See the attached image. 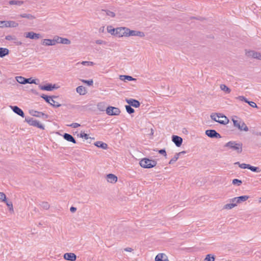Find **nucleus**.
Instances as JSON below:
<instances>
[{
	"mask_svg": "<svg viewBox=\"0 0 261 261\" xmlns=\"http://www.w3.org/2000/svg\"><path fill=\"white\" fill-rule=\"evenodd\" d=\"M242 143H238L233 141H229L224 145V147L235 151L238 153H241L242 152Z\"/></svg>",
	"mask_w": 261,
	"mask_h": 261,
	"instance_id": "nucleus-1",
	"label": "nucleus"
},
{
	"mask_svg": "<svg viewBox=\"0 0 261 261\" xmlns=\"http://www.w3.org/2000/svg\"><path fill=\"white\" fill-rule=\"evenodd\" d=\"M211 118L221 124H226L228 123V119L221 113H214L210 115Z\"/></svg>",
	"mask_w": 261,
	"mask_h": 261,
	"instance_id": "nucleus-2",
	"label": "nucleus"
},
{
	"mask_svg": "<svg viewBox=\"0 0 261 261\" xmlns=\"http://www.w3.org/2000/svg\"><path fill=\"white\" fill-rule=\"evenodd\" d=\"M139 164L140 166L144 168H151L155 166L157 162L153 160L144 158L140 161Z\"/></svg>",
	"mask_w": 261,
	"mask_h": 261,
	"instance_id": "nucleus-3",
	"label": "nucleus"
},
{
	"mask_svg": "<svg viewBox=\"0 0 261 261\" xmlns=\"http://www.w3.org/2000/svg\"><path fill=\"white\" fill-rule=\"evenodd\" d=\"M232 120L233 121V125L240 130L247 132L249 130L248 127L243 121L240 120H235L233 118Z\"/></svg>",
	"mask_w": 261,
	"mask_h": 261,
	"instance_id": "nucleus-4",
	"label": "nucleus"
},
{
	"mask_svg": "<svg viewBox=\"0 0 261 261\" xmlns=\"http://www.w3.org/2000/svg\"><path fill=\"white\" fill-rule=\"evenodd\" d=\"M25 120L30 125L37 127L41 129H44V126H43V125L41 123H40L38 121L34 119L33 118H31V117L25 118Z\"/></svg>",
	"mask_w": 261,
	"mask_h": 261,
	"instance_id": "nucleus-5",
	"label": "nucleus"
},
{
	"mask_svg": "<svg viewBox=\"0 0 261 261\" xmlns=\"http://www.w3.org/2000/svg\"><path fill=\"white\" fill-rule=\"evenodd\" d=\"M41 97L43 98L47 103H49L50 105L54 107L58 108L61 106L60 104L53 99V97H56L55 96L51 97L44 94H42L41 95Z\"/></svg>",
	"mask_w": 261,
	"mask_h": 261,
	"instance_id": "nucleus-6",
	"label": "nucleus"
},
{
	"mask_svg": "<svg viewBox=\"0 0 261 261\" xmlns=\"http://www.w3.org/2000/svg\"><path fill=\"white\" fill-rule=\"evenodd\" d=\"M18 23L14 21H0V28H16Z\"/></svg>",
	"mask_w": 261,
	"mask_h": 261,
	"instance_id": "nucleus-7",
	"label": "nucleus"
},
{
	"mask_svg": "<svg viewBox=\"0 0 261 261\" xmlns=\"http://www.w3.org/2000/svg\"><path fill=\"white\" fill-rule=\"evenodd\" d=\"M106 112L109 115L117 116L120 114V110L118 108L109 106L107 108Z\"/></svg>",
	"mask_w": 261,
	"mask_h": 261,
	"instance_id": "nucleus-8",
	"label": "nucleus"
},
{
	"mask_svg": "<svg viewBox=\"0 0 261 261\" xmlns=\"http://www.w3.org/2000/svg\"><path fill=\"white\" fill-rule=\"evenodd\" d=\"M128 28L125 27H121L116 28L115 35L118 37L126 36L127 37Z\"/></svg>",
	"mask_w": 261,
	"mask_h": 261,
	"instance_id": "nucleus-9",
	"label": "nucleus"
},
{
	"mask_svg": "<svg viewBox=\"0 0 261 261\" xmlns=\"http://www.w3.org/2000/svg\"><path fill=\"white\" fill-rule=\"evenodd\" d=\"M246 55L248 57L261 60V53L254 50H249L246 51Z\"/></svg>",
	"mask_w": 261,
	"mask_h": 261,
	"instance_id": "nucleus-10",
	"label": "nucleus"
},
{
	"mask_svg": "<svg viewBox=\"0 0 261 261\" xmlns=\"http://www.w3.org/2000/svg\"><path fill=\"white\" fill-rule=\"evenodd\" d=\"M205 134L211 138H220L221 135L214 129H208L205 131Z\"/></svg>",
	"mask_w": 261,
	"mask_h": 261,
	"instance_id": "nucleus-11",
	"label": "nucleus"
},
{
	"mask_svg": "<svg viewBox=\"0 0 261 261\" xmlns=\"http://www.w3.org/2000/svg\"><path fill=\"white\" fill-rule=\"evenodd\" d=\"M54 38L56 44L57 43H62L63 44L67 45L70 44L71 43L69 39L67 38H62L58 36H54Z\"/></svg>",
	"mask_w": 261,
	"mask_h": 261,
	"instance_id": "nucleus-12",
	"label": "nucleus"
},
{
	"mask_svg": "<svg viewBox=\"0 0 261 261\" xmlns=\"http://www.w3.org/2000/svg\"><path fill=\"white\" fill-rule=\"evenodd\" d=\"M5 39L12 41L16 45H20L22 44V42L18 40V39L13 35H7L5 37Z\"/></svg>",
	"mask_w": 261,
	"mask_h": 261,
	"instance_id": "nucleus-13",
	"label": "nucleus"
},
{
	"mask_svg": "<svg viewBox=\"0 0 261 261\" xmlns=\"http://www.w3.org/2000/svg\"><path fill=\"white\" fill-rule=\"evenodd\" d=\"M24 36L26 38L32 39H38L41 37L40 34L35 33L33 32H29L25 33Z\"/></svg>",
	"mask_w": 261,
	"mask_h": 261,
	"instance_id": "nucleus-14",
	"label": "nucleus"
},
{
	"mask_svg": "<svg viewBox=\"0 0 261 261\" xmlns=\"http://www.w3.org/2000/svg\"><path fill=\"white\" fill-rule=\"evenodd\" d=\"M126 101L128 104H129V106H133L135 108H138L140 106V102L135 99H126Z\"/></svg>",
	"mask_w": 261,
	"mask_h": 261,
	"instance_id": "nucleus-15",
	"label": "nucleus"
},
{
	"mask_svg": "<svg viewBox=\"0 0 261 261\" xmlns=\"http://www.w3.org/2000/svg\"><path fill=\"white\" fill-rule=\"evenodd\" d=\"M41 44L44 46H53L55 45V38L53 39H44L41 41Z\"/></svg>",
	"mask_w": 261,
	"mask_h": 261,
	"instance_id": "nucleus-16",
	"label": "nucleus"
},
{
	"mask_svg": "<svg viewBox=\"0 0 261 261\" xmlns=\"http://www.w3.org/2000/svg\"><path fill=\"white\" fill-rule=\"evenodd\" d=\"M172 141L177 147H180L182 143V139L181 137L175 135H173L172 137Z\"/></svg>",
	"mask_w": 261,
	"mask_h": 261,
	"instance_id": "nucleus-17",
	"label": "nucleus"
},
{
	"mask_svg": "<svg viewBox=\"0 0 261 261\" xmlns=\"http://www.w3.org/2000/svg\"><path fill=\"white\" fill-rule=\"evenodd\" d=\"M65 259L70 261H74L76 260V256L73 253H66L64 255Z\"/></svg>",
	"mask_w": 261,
	"mask_h": 261,
	"instance_id": "nucleus-18",
	"label": "nucleus"
},
{
	"mask_svg": "<svg viewBox=\"0 0 261 261\" xmlns=\"http://www.w3.org/2000/svg\"><path fill=\"white\" fill-rule=\"evenodd\" d=\"M11 109L15 113L17 114L19 116L22 117H24V114L23 112L21 109H20L17 106H12Z\"/></svg>",
	"mask_w": 261,
	"mask_h": 261,
	"instance_id": "nucleus-19",
	"label": "nucleus"
},
{
	"mask_svg": "<svg viewBox=\"0 0 261 261\" xmlns=\"http://www.w3.org/2000/svg\"><path fill=\"white\" fill-rule=\"evenodd\" d=\"M39 87L41 90L46 91H52L54 89L56 88L55 85H53L51 84L44 86L40 85Z\"/></svg>",
	"mask_w": 261,
	"mask_h": 261,
	"instance_id": "nucleus-20",
	"label": "nucleus"
},
{
	"mask_svg": "<svg viewBox=\"0 0 261 261\" xmlns=\"http://www.w3.org/2000/svg\"><path fill=\"white\" fill-rule=\"evenodd\" d=\"M76 91L81 95H84L87 93V90L85 87L83 86H78L76 88Z\"/></svg>",
	"mask_w": 261,
	"mask_h": 261,
	"instance_id": "nucleus-21",
	"label": "nucleus"
},
{
	"mask_svg": "<svg viewBox=\"0 0 261 261\" xmlns=\"http://www.w3.org/2000/svg\"><path fill=\"white\" fill-rule=\"evenodd\" d=\"M32 115L34 116L37 117H42L43 118L46 119L48 118V115L44 114L43 112H38L36 111H33L32 113Z\"/></svg>",
	"mask_w": 261,
	"mask_h": 261,
	"instance_id": "nucleus-22",
	"label": "nucleus"
},
{
	"mask_svg": "<svg viewBox=\"0 0 261 261\" xmlns=\"http://www.w3.org/2000/svg\"><path fill=\"white\" fill-rule=\"evenodd\" d=\"M107 181L111 183L116 182L117 180V177L113 174H109L107 176Z\"/></svg>",
	"mask_w": 261,
	"mask_h": 261,
	"instance_id": "nucleus-23",
	"label": "nucleus"
},
{
	"mask_svg": "<svg viewBox=\"0 0 261 261\" xmlns=\"http://www.w3.org/2000/svg\"><path fill=\"white\" fill-rule=\"evenodd\" d=\"M63 138L64 139H65L66 140H67L69 142H71L73 143H76V141H75V139L72 137V135H71L69 134L65 133L63 135Z\"/></svg>",
	"mask_w": 261,
	"mask_h": 261,
	"instance_id": "nucleus-24",
	"label": "nucleus"
},
{
	"mask_svg": "<svg viewBox=\"0 0 261 261\" xmlns=\"http://www.w3.org/2000/svg\"><path fill=\"white\" fill-rule=\"evenodd\" d=\"M94 145L98 147L104 149H106L108 148L107 144L101 141H97L94 143Z\"/></svg>",
	"mask_w": 261,
	"mask_h": 261,
	"instance_id": "nucleus-25",
	"label": "nucleus"
},
{
	"mask_svg": "<svg viewBox=\"0 0 261 261\" xmlns=\"http://www.w3.org/2000/svg\"><path fill=\"white\" fill-rule=\"evenodd\" d=\"M9 50L6 48H0V57L3 58L4 57L9 54Z\"/></svg>",
	"mask_w": 261,
	"mask_h": 261,
	"instance_id": "nucleus-26",
	"label": "nucleus"
},
{
	"mask_svg": "<svg viewBox=\"0 0 261 261\" xmlns=\"http://www.w3.org/2000/svg\"><path fill=\"white\" fill-rule=\"evenodd\" d=\"M119 79L121 80V81H125L126 80H128V81H136V79H134L133 78L132 76H129V75H120L119 76Z\"/></svg>",
	"mask_w": 261,
	"mask_h": 261,
	"instance_id": "nucleus-27",
	"label": "nucleus"
},
{
	"mask_svg": "<svg viewBox=\"0 0 261 261\" xmlns=\"http://www.w3.org/2000/svg\"><path fill=\"white\" fill-rule=\"evenodd\" d=\"M248 198H249V196H247V195H244V196L237 197V203H238V204L242 203V202L246 201Z\"/></svg>",
	"mask_w": 261,
	"mask_h": 261,
	"instance_id": "nucleus-28",
	"label": "nucleus"
},
{
	"mask_svg": "<svg viewBox=\"0 0 261 261\" xmlns=\"http://www.w3.org/2000/svg\"><path fill=\"white\" fill-rule=\"evenodd\" d=\"M16 79V80L17 81V82L18 83H19V84H27V82H28V80H25V78L22 77V76H16L15 77Z\"/></svg>",
	"mask_w": 261,
	"mask_h": 261,
	"instance_id": "nucleus-29",
	"label": "nucleus"
},
{
	"mask_svg": "<svg viewBox=\"0 0 261 261\" xmlns=\"http://www.w3.org/2000/svg\"><path fill=\"white\" fill-rule=\"evenodd\" d=\"M166 255L164 253H159L155 257V261H163L166 258Z\"/></svg>",
	"mask_w": 261,
	"mask_h": 261,
	"instance_id": "nucleus-30",
	"label": "nucleus"
},
{
	"mask_svg": "<svg viewBox=\"0 0 261 261\" xmlns=\"http://www.w3.org/2000/svg\"><path fill=\"white\" fill-rule=\"evenodd\" d=\"M248 169L250 170L253 172L257 173H259L261 171V169L259 167L252 166H251L250 165H249Z\"/></svg>",
	"mask_w": 261,
	"mask_h": 261,
	"instance_id": "nucleus-31",
	"label": "nucleus"
},
{
	"mask_svg": "<svg viewBox=\"0 0 261 261\" xmlns=\"http://www.w3.org/2000/svg\"><path fill=\"white\" fill-rule=\"evenodd\" d=\"M19 16L21 18H26L29 19H33L35 18L34 16H33L32 15H31L30 14L24 13V14H20Z\"/></svg>",
	"mask_w": 261,
	"mask_h": 261,
	"instance_id": "nucleus-32",
	"label": "nucleus"
},
{
	"mask_svg": "<svg viewBox=\"0 0 261 261\" xmlns=\"http://www.w3.org/2000/svg\"><path fill=\"white\" fill-rule=\"evenodd\" d=\"M220 89L221 90L224 91L226 93H229L231 91V90L227 86L224 84L220 85Z\"/></svg>",
	"mask_w": 261,
	"mask_h": 261,
	"instance_id": "nucleus-33",
	"label": "nucleus"
},
{
	"mask_svg": "<svg viewBox=\"0 0 261 261\" xmlns=\"http://www.w3.org/2000/svg\"><path fill=\"white\" fill-rule=\"evenodd\" d=\"M6 202L7 206L9 208V210L11 214H13L14 213V210H13V206L12 202H11V201H6V202Z\"/></svg>",
	"mask_w": 261,
	"mask_h": 261,
	"instance_id": "nucleus-34",
	"label": "nucleus"
},
{
	"mask_svg": "<svg viewBox=\"0 0 261 261\" xmlns=\"http://www.w3.org/2000/svg\"><path fill=\"white\" fill-rule=\"evenodd\" d=\"M103 12V14H106L107 15L111 17H114L115 16V14L113 12H112L109 10H102Z\"/></svg>",
	"mask_w": 261,
	"mask_h": 261,
	"instance_id": "nucleus-35",
	"label": "nucleus"
},
{
	"mask_svg": "<svg viewBox=\"0 0 261 261\" xmlns=\"http://www.w3.org/2000/svg\"><path fill=\"white\" fill-rule=\"evenodd\" d=\"M107 29L108 33L112 35H115L116 29L113 28L111 25H109L107 27Z\"/></svg>",
	"mask_w": 261,
	"mask_h": 261,
	"instance_id": "nucleus-36",
	"label": "nucleus"
},
{
	"mask_svg": "<svg viewBox=\"0 0 261 261\" xmlns=\"http://www.w3.org/2000/svg\"><path fill=\"white\" fill-rule=\"evenodd\" d=\"M179 153H176L174 157L169 161V164H174L179 158Z\"/></svg>",
	"mask_w": 261,
	"mask_h": 261,
	"instance_id": "nucleus-37",
	"label": "nucleus"
},
{
	"mask_svg": "<svg viewBox=\"0 0 261 261\" xmlns=\"http://www.w3.org/2000/svg\"><path fill=\"white\" fill-rule=\"evenodd\" d=\"M9 3L10 5H16L21 6L23 4V2L20 1H9Z\"/></svg>",
	"mask_w": 261,
	"mask_h": 261,
	"instance_id": "nucleus-38",
	"label": "nucleus"
},
{
	"mask_svg": "<svg viewBox=\"0 0 261 261\" xmlns=\"http://www.w3.org/2000/svg\"><path fill=\"white\" fill-rule=\"evenodd\" d=\"M79 64H81L84 66H92L94 65V63L91 61H83L81 63H77L76 65H78Z\"/></svg>",
	"mask_w": 261,
	"mask_h": 261,
	"instance_id": "nucleus-39",
	"label": "nucleus"
},
{
	"mask_svg": "<svg viewBox=\"0 0 261 261\" xmlns=\"http://www.w3.org/2000/svg\"><path fill=\"white\" fill-rule=\"evenodd\" d=\"M236 206V204H234V203H228V204H225L224 206V209H227V210H230V209H232V208H233L234 207Z\"/></svg>",
	"mask_w": 261,
	"mask_h": 261,
	"instance_id": "nucleus-40",
	"label": "nucleus"
},
{
	"mask_svg": "<svg viewBox=\"0 0 261 261\" xmlns=\"http://www.w3.org/2000/svg\"><path fill=\"white\" fill-rule=\"evenodd\" d=\"M125 109L127 111V112L129 114H132L134 113L135 110L134 109H133L129 105H126L125 106Z\"/></svg>",
	"mask_w": 261,
	"mask_h": 261,
	"instance_id": "nucleus-41",
	"label": "nucleus"
},
{
	"mask_svg": "<svg viewBox=\"0 0 261 261\" xmlns=\"http://www.w3.org/2000/svg\"><path fill=\"white\" fill-rule=\"evenodd\" d=\"M136 31H137L130 30L128 29L127 37L136 36Z\"/></svg>",
	"mask_w": 261,
	"mask_h": 261,
	"instance_id": "nucleus-42",
	"label": "nucleus"
},
{
	"mask_svg": "<svg viewBox=\"0 0 261 261\" xmlns=\"http://www.w3.org/2000/svg\"><path fill=\"white\" fill-rule=\"evenodd\" d=\"M205 261H214L215 257L211 254H207L205 258Z\"/></svg>",
	"mask_w": 261,
	"mask_h": 261,
	"instance_id": "nucleus-43",
	"label": "nucleus"
},
{
	"mask_svg": "<svg viewBox=\"0 0 261 261\" xmlns=\"http://www.w3.org/2000/svg\"><path fill=\"white\" fill-rule=\"evenodd\" d=\"M40 205L45 210H48L49 208V205L47 202H42Z\"/></svg>",
	"mask_w": 261,
	"mask_h": 261,
	"instance_id": "nucleus-44",
	"label": "nucleus"
},
{
	"mask_svg": "<svg viewBox=\"0 0 261 261\" xmlns=\"http://www.w3.org/2000/svg\"><path fill=\"white\" fill-rule=\"evenodd\" d=\"M82 83L87 84L89 86H92L93 84V81L92 80H81Z\"/></svg>",
	"mask_w": 261,
	"mask_h": 261,
	"instance_id": "nucleus-45",
	"label": "nucleus"
},
{
	"mask_svg": "<svg viewBox=\"0 0 261 261\" xmlns=\"http://www.w3.org/2000/svg\"><path fill=\"white\" fill-rule=\"evenodd\" d=\"M0 200L5 202L7 201L6 195L3 192H0Z\"/></svg>",
	"mask_w": 261,
	"mask_h": 261,
	"instance_id": "nucleus-46",
	"label": "nucleus"
},
{
	"mask_svg": "<svg viewBox=\"0 0 261 261\" xmlns=\"http://www.w3.org/2000/svg\"><path fill=\"white\" fill-rule=\"evenodd\" d=\"M232 182L233 185L237 184L238 186H240L242 183V181L238 179H234L232 180Z\"/></svg>",
	"mask_w": 261,
	"mask_h": 261,
	"instance_id": "nucleus-47",
	"label": "nucleus"
},
{
	"mask_svg": "<svg viewBox=\"0 0 261 261\" xmlns=\"http://www.w3.org/2000/svg\"><path fill=\"white\" fill-rule=\"evenodd\" d=\"M25 80H28V82H27V83H29V84H38L36 82V80L32 79V78L26 79H25Z\"/></svg>",
	"mask_w": 261,
	"mask_h": 261,
	"instance_id": "nucleus-48",
	"label": "nucleus"
},
{
	"mask_svg": "<svg viewBox=\"0 0 261 261\" xmlns=\"http://www.w3.org/2000/svg\"><path fill=\"white\" fill-rule=\"evenodd\" d=\"M237 98L241 101H244L245 102H248V100L243 96H239Z\"/></svg>",
	"mask_w": 261,
	"mask_h": 261,
	"instance_id": "nucleus-49",
	"label": "nucleus"
},
{
	"mask_svg": "<svg viewBox=\"0 0 261 261\" xmlns=\"http://www.w3.org/2000/svg\"><path fill=\"white\" fill-rule=\"evenodd\" d=\"M67 126L73 127L76 128L80 126V124L77 123H73L70 124H68Z\"/></svg>",
	"mask_w": 261,
	"mask_h": 261,
	"instance_id": "nucleus-50",
	"label": "nucleus"
},
{
	"mask_svg": "<svg viewBox=\"0 0 261 261\" xmlns=\"http://www.w3.org/2000/svg\"><path fill=\"white\" fill-rule=\"evenodd\" d=\"M249 165V164L242 163V164H240L239 167L242 169H246V168L248 169Z\"/></svg>",
	"mask_w": 261,
	"mask_h": 261,
	"instance_id": "nucleus-51",
	"label": "nucleus"
},
{
	"mask_svg": "<svg viewBox=\"0 0 261 261\" xmlns=\"http://www.w3.org/2000/svg\"><path fill=\"white\" fill-rule=\"evenodd\" d=\"M80 137L85 138L86 140H87L88 138V135L87 134H85V133H81L80 134Z\"/></svg>",
	"mask_w": 261,
	"mask_h": 261,
	"instance_id": "nucleus-52",
	"label": "nucleus"
},
{
	"mask_svg": "<svg viewBox=\"0 0 261 261\" xmlns=\"http://www.w3.org/2000/svg\"><path fill=\"white\" fill-rule=\"evenodd\" d=\"M247 103L252 108H257V107L256 104L253 101H248V102H247Z\"/></svg>",
	"mask_w": 261,
	"mask_h": 261,
	"instance_id": "nucleus-53",
	"label": "nucleus"
},
{
	"mask_svg": "<svg viewBox=\"0 0 261 261\" xmlns=\"http://www.w3.org/2000/svg\"><path fill=\"white\" fill-rule=\"evenodd\" d=\"M136 36H139V37H142L144 36V34L142 32L136 31Z\"/></svg>",
	"mask_w": 261,
	"mask_h": 261,
	"instance_id": "nucleus-54",
	"label": "nucleus"
},
{
	"mask_svg": "<svg viewBox=\"0 0 261 261\" xmlns=\"http://www.w3.org/2000/svg\"><path fill=\"white\" fill-rule=\"evenodd\" d=\"M96 43L97 44H106V42L102 40H97L96 41Z\"/></svg>",
	"mask_w": 261,
	"mask_h": 261,
	"instance_id": "nucleus-55",
	"label": "nucleus"
},
{
	"mask_svg": "<svg viewBox=\"0 0 261 261\" xmlns=\"http://www.w3.org/2000/svg\"><path fill=\"white\" fill-rule=\"evenodd\" d=\"M237 197H234L233 198H232L230 199V202H231V203H234L236 204V206L237 205L238 203H237Z\"/></svg>",
	"mask_w": 261,
	"mask_h": 261,
	"instance_id": "nucleus-56",
	"label": "nucleus"
},
{
	"mask_svg": "<svg viewBox=\"0 0 261 261\" xmlns=\"http://www.w3.org/2000/svg\"><path fill=\"white\" fill-rule=\"evenodd\" d=\"M159 152L160 154H162L164 155V156H166L167 155L166 152V150L165 149L159 150Z\"/></svg>",
	"mask_w": 261,
	"mask_h": 261,
	"instance_id": "nucleus-57",
	"label": "nucleus"
},
{
	"mask_svg": "<svg viewBox=\"0 0 261 261\" xmlns=\"http://www.w3.org/2000/svg\"><path fill=\"white\" fill-rule=\"evenodd\" d=\"M124 250L127 252H132L133 249L130 247H127L124 249Z\"/></svg>",
	"mask_w": 261,
	"mask_h": 261,
	"instance_id": "nucleus-58",
	"label": "nucleus"
},
{
	"mask_svg": "<svg viewBox=\"0 0 261 261\" xmlns=\"http://www.w3.org/2000/svg\"><path fill=\"white\" fill-rule=\"evenodd\" d=\"M102 106V103H98L97 105V107H98V109L101 111H104V109H100V107Z\"/></svg>",
	"mask_w": 261,
	"mask_h": 261,
	"instance_id": "nucleus-59",
	"label": "nucleus"
},
{
	"mask_svg": "<svg viewBox=\"0 0 261 261\" xmlns=\"http://www.w3.org/2000/svg\"><path fill=\"white\" fill-rule=\"evenodd\" d=\"M70 210L71 212L74 213L76 211V208L72 206L70 207Z\"/></svg>",
	"mask_w": 261,
	"mask_h": 261,
	"instance_id": "nucleus-60",
	"label": "nucleus"
},
{
	"mask_svg": "<svg viewBox=\"0 0 261 261\" xmlns=\"http://www.w3.org/2000/svg\"><path fill=\"white\" fill-rule=\"evenodd\" d=\"M186 153V152L185 151H181L180 152H178V153H179V155H180L181 154H185Z\"/></svg>",
	"mask_w": 261,
	"mask_h": 261,
	"instance_id": "nucleus-61",
	"label": "nucleus"
},
{
	"mask_svg": "<svg viewBox=\"0 0 261 261\" xmlns=\"http://www.w3.org/2000/svg\"><path fill=\"white\" fill-rule=\"evenodd\" d=\"M163 261H169V259H168V257L167 256H166V258H164V259H163Z\"/></svg>",
	"mask_w": 261,
	"mask_h": 261,
	"instance_id": "nucleus-62",
	"label": "nucleus"
},
{
	"mask_svg": "<svg viewBox=\"0 0 261 261\" xmlns=\"http://www.w3.org/2000/svg\"><path fill=\"white\" fill-rule=\"evenodd\" d=\"M234 164H236V165H239V166H240V164H240L239 162H236V163H234Z\"/></svg>",
	"mask_w": 261,
	"mask_h": 261,
	"instance_id": "nucleus-63",
	"label": "nucleus"
},
{
	"mask_svg": "<svg viewBox=\"0 0 261 261\" xmlns=\"http://www.w3.org/2000/svg\"><path fill=\"white\" fill-rule=\"evenodd\" d=\"M259 201V202H261V197L260 198Z\"/></svg>",
	"mask_w": 261,
	"mask_h": 261,
	"instance_id": "nucleus-64",
	"label": "nucleus"
}]
</instances>
